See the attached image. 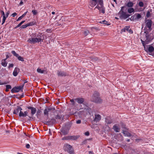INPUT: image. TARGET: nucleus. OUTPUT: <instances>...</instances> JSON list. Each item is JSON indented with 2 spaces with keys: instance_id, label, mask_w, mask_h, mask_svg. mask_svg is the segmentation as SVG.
Wrapping results in <instances>:
<instances>
[{
  "instance_id": "obj_3",
  "label": "nucleus",
  "mask_w": 154,
  "mask_h": 154,
  "mask_svg": "<svg viewBox=\"0 0 154 154\" xmlns=\"http://www.w3.org/2000/svg\"><path fill=\"white\" fill-rule=\"evenodd\" d=\"M64 150L67 152L69 154H74V152L73 149L70 145L66 144L64 146Z\"/></svg>"
},
{
  "instance_id": "obj_47",
  "label": "nucleus",
  "mask_w": 154,
  "mask_h": 154,
  "mask_svg": "<svg viewBox=\"0 0 154 154\" xmlns=\"http://www.w3.org/2000/svg\"><path fill=\"white\" fill-rule=\"evenodd\" d=\"M14 65L13 64H9V66H8L9 68H10L11 67H13V66Z\"/></svg>"
},
{
  "instance_id": "obj_46",
  "label": "nucleus",
  "mask_w": 154,
  "mask_h": 154,
  "mask_svg": "<svg viewBox=\"0 0 154 154\" xmlns=\"http://www.w3.org/2000/svg\"><path fill=\"white\" fill-rule=\"evenodd\" d=\"M10 13V11H8L7 13H6V14L5 16H6V17H8L9 14Z\"/></svg>"
},
{
  "instance_id": "obj_7",
  "label": "nucleus",
  "mask_w": 154,
  "mask_h": 154,
  "mask_svg": "<svg viewBox=\"0 0 154 154\" xmlns=\"http://www.w3.org/2000/svg\"><path fill=\"white\" fill-rule=\"evenodd\" d=\"M100 0H91L90 2L89 5L91 7H93L95 6L99 2Z\"/></svg>"
},
{
  "instance_id": "obj_43",
  "label": "nucleus",
  "mask_w": 154,
  "mask_h": 154,
  "mask_svg": "<svg viewBox=\"0 0 154 154\" xmlns=\"http://www.w3.org/2000/svg\"><path fill=\"white\" fill-rule=\"evenodd\" d=\"M28 11H27L26 12H25L24 14H23L22 16H21L23 18L26 15V14L27 13Z\"/></svg>"
},
{
  "instance_id": "obj_1",
  "label": "nucleus",
  "mask_w": 154,
  "mask_h": 154,
  "mask_svg": "<svg viewBox=\"0 0 154 154\" xmlns=\"http://www.w3.org/2000/svg\"><path fill=\"white\" fill-rule=\"evenodd\" d=\"M43 40V38L41 35H37L35 33H33L30 35V37L28 38L27 42L31 44H34L42 42Z\"/></svg>"
},
{
  "instance_id": "obj_12",
  "label": "nucleus",
  "mask_w": 154,
  "mask_h": 154,
  "mask_svg": "<svg viewBox=\"0 0 154 154\" xmlns=\"http://www.w3.org/2000/svg\"><path fill=\"white\" fill-rule=\"evenodd\" d=\"M20 69L17 68H15L13 72V75L14 76H16L18 75V73L19 72Z\"/></svg>"
},
{
  "instance_id": "obj_40",
  "label": "nucleus",
  "mask_w": 154,
  "mask_h": 154,
  "mask_svg": "<svg viewBox=\"0 0 154 154\" xmlns=\"http://www.w3.org/2000/svg\"><path fill=\"white\" fill-rule=\"evenodd\" d=\"M6 88H8V89H11V86L9 85H6Z\"/></svg>"
},
{
  "instance_id": "obj_36",
  "label": "nucleus",
  "mask_w": 154,
  "mask_h": 154,
  "mask_svg": "<svg viewBox=\"0 0 154 154\" xmlns=\"http://www.w3.org/2000/svg\"><path fill=\"white\" fill-rule=\"evenodd\" d=\"M141 40V41H142V44L144 46V48L145 49V50H145V49H146V48H145V45L146 44H148L147 43H145V42L142 41V40Z\"/></svg>"
},
{
  "instance_id": "obj_13",
  "label": "nucleus",
  "mask_w": 154,
  "mask_h": 154,
  "mask_svg": "<svg viewBox=\"0 0 154 154\" xmlns=\"http://www.w3.org/2000/svg\"><path fill=\"white\" fill-rule=\"evenodd\" d=\"M28 113V112L27 111H25L24 112L21 111V112H20L19 116L20 117H25L26 116H27Z\"/></svg>"
},
{
  "instance_id": "obj_29",
  "label": "nucleus",
  "mask_w": 154,
  "mask_h": 154,
  "mask_svg": "<svg viewBox=\"0 0 154 154\" xmlns=\"http://www.w3.org/2000/svg\"><path fill=\"white\" fill-rule=\"evenodd\" d=\"M128 11L129 13H131L134 12V10L133 8H130L128 9Z\"/></svg>"
},
{
  "instance_id": "obj_54",
  "label": "nucleus",
  "mask_w": 154,
  "mask_h": 154,
  "mask_svg": "<svg viewBox=\"0 0 154 154\" xmlns=\"http://www.w3.org/2000/svg\"><path fill=\"white\" fill-rule=\"evenodd\" d=\"M56 119H60V116H59L57 115V116H56Z\"/></svg>"
},
{
  "instance_id": "obj_51",
  "label": "nucleus",
  "mask_w": 154,
  "mask_h": 154,
  "mask_svg": "<svg viewBox=\"0 0 154 154\" xmlns=\"http://www.w3.org/2000/svg\"><path fill=\"white\" fill-rule=\"evenodd\" d=\"M70 101L72 103V104L73 105H74V100L73 99H72L70 100Z\"/></svg>"
},
{
  "instance_id": "obj_45",
  "label": "nucleus",
  "mask_w": 154,
  "mask_h": 154,
  "mask_svg": "<svg viewBox=\"0 0 154 154\" xmlns=\"http://www.w3.org/2000/svg\"><path fill=\"white\" fill-rule=\"evenodd\" d=\"M128 32L131 34H132L133 33V31L131 29H129Z\"/></svg>"
},
{
  "instance_id": "obj_61",
  "label": "nucleus",
  "mask_w": 154,
  "mask_h": 154,
  "mask_svg": "<svg viewBox=\"0 0 154 154\" xmlns=\"http://www.w3.org/2000/svg\"><path fill=\"white\" fill-rule=\"evenodd\" d=\"M113 0V1H114V2H116V0Z\"/></svg>"
},
{
  "instance_id": "obj_23",
  "label": "nucleus",
  "mask_w": 154,
  "mask_h": 154,
  "mask_svg": "<svg viewBox=\"0 0 154 154\" xmlns=\"http://www.w3.org/2000/svg\"><path fill=\"white\" fill-rule=\"evenodd\" d=\"M133 5L134 4L133 2H129L128 3L127 6L129 7H131L133 6Z\"/></svg>"
},
{
  "instance_id": "obj_32",
  "label": "nucleus",
  "mask_w": 154,
  "mask_h": 154,
  "mask_svg": "<svg viewBox=\"0 0 154 154\" xmlns=\"http://www.w3.org/2000/svg\"><path fill=\"white\" fill-rule=\"evenodd\" d=\"M25 20H23L19 24H18L16 27V28H18L21 26V25L24 23Z\"/></svg>"
},
{
  "instance_id": "obj_22",
  "label": "nucleus",
  "mask_w": 154,
  "mask_h": 154,
  "mask_svg": "<svg viewBox=\"0 0 154 154\" xmlns=\"http://www.w3.org/2000/svg\"><path fill=\"white\" fill-rule=\"evenodd\" d=\"M37 72L39 73H43L45 72V70H42L41 69L38 68L37 69Z\"/></svg>"
},
{
  "instance_id": "obj_15",
  "label": "nucleus",
  "mask_w": 154,
  "mask_h": 154,
  "mask_svg": "<svg viewBox=\"0 0 154 154\" xmlns=\"http://www.w3.org/2000/svg\"><path fill=\"white\" fill-rule=\"evenodd\" d=\"M75 100H76L78 103H82L84 101V100L83 98H76L75 99Z\"/></svg>"
},
{
  "instance_id": "obj_26",
  "label": "nucleus",
  "mask_w": 154,
  "mask_h": 154,
  "mask_svg": "<svg viewBox=\"0 0 154 154\" xmlns=\"http://www.w3.org/2000/svg\"><path fill=\"white\" fill-rule=\"evenodd\" d=\"M135 15L136 16V17H135V19L136 20H138L141 17V15L139 14H135Z\"/></svg>"
},
{
  "instance_id": "obj_35",
  "label": "nucleus",
  "mask_w": 154,
  "mask_h": 154,
  "mask_svg": "<svg viewBox=\"0 0 154 154\" xmlns=\"http://www.w3.org/2000/svg\"><path fill=\"white\" fill-rule=\"evenodd\" d=\"M143 3L142 2H140L139 3V5L140 7H143Z\"/></svg>"
},
{
  "instance_id": "obj_53",
  "label": "nucleus",
  "mask_w": 154,
  "mask_h": 154,
  "mask_svg": "<svg viewBox=\"0 0 154 154\" xmlns=\"http://www.w3.org/2000/svg\"><path fill=\"white\" fill-rule=\"evenodd\" d=\"M33 108H34V107H31V106H29V107H27V108L28 109H30L31 110Z\"/></svg>"
},
{
  "instance_id": "obj_38",
  "label": "nucleus",
  "mask_w": 154,
  "mask_h": 154,
  "mask_svg": "<svg viewBox=\"0 0 154 154\" xmlns=\"http://www.w3.org/2000/svg\"><path fill=\"white\" fill-rule=\"evenodd\" d=\"M28 26V25L27 24H25V25H22V26H21V27L22 28H26V27H27Z\"/></svg>"
},
{
  "instance_id": "obj_8",
  "label": "nucleus",
  "mask_w": 154,
  "mask_h": 154,
  "mask_svg": "<svg viewBox=\"0 0 154 154\" xmlns=\"http://www.w3.org/2000/svg\"><path fill=\"white\" fill-rule=\"evenodd\" d=\"M112 129L116 132H119L120 131V128L119 125H115L112 128Z\"/></svg>"
},
{
  "instance_id": "obj_18",
  "label": "nucleus",
  "mask_w": 154,
  "mask_h": 154,
  "mask_svg": "<svg viewBox=\"0 0 154 154\" xmlns=\"http://www.w3.org/2000/svg\"><path fill=\"white\" fill-rule=\"evenodd\" d=\"M123 134L125 135V136L127 137H130L131 136V134L127 131H123Z\"/></svg>"
},
{
  "instance_id": "obj_9",
  "label": "nucleus",
  "mask_w": 154,
  "mask_h": 154,
  "mask_svg": "<svg viewBox=\"0 0 154 154\" xmlns=\"http://www.w3.org/2000/svg\"><path fill=\"white\" fill-rule=\"evenodd\" d=\"M22 110V109L20 107H18L16 109H14L13 112V113L17 115L18 114H19L20 112H21Z\"/></svg>"
},
{
  "instance_id": "obj_34",
  "label": "nucleus",
  "mask_w": 154,
  "mask_h": 154,
  "mask_svg": "<svg viewBox=\"0 0 154 154\" xmlns=\"http://www.w3.org/2000/svg\"><path fill=\"white\" fill-rule=\"evenodd\" d=\"M11 53L14 56L16 57L18 56V54H17L14 51H12Z\"/></svg>"
},
{
  "instance_id": "obj_52",
  "label": "nucleus",
  "mask_w": 154,
  "mask_h": 154,
  "mask_svg": "<svg viewBox=\"0 0 154 154\" xmlns=\"http://www.w3.org/2000/svg\"><path fill=\"white\" fill-rule=\"evenodd\" d=\"M23 4V2L22 0H21V1H20V5H22Z\"/></svg>"
},
{
  "instance_id": "obj_64",
  "label": "nucleus",
  "mask_w": 154,
  "mask_h": 154,
  "mask_svg": "<svg viewBox=\"0 0 154 154\" xmlns=\"http://www.w3.org/2000/svg\"><path fill=\"white\" fill-rule=\"evenodd\" d=\"M115 18H116V19H117V17H115Z\"/></svg>"
},
{
  "instance_id": "obj_41",
  "label": "nucleus",
  "mask_w": 154,
  "mask_h": 154,
  "mask_svg": "<svg viewBox=\"0 0 154 154\" xmlns=\"http://www.w3.org/2000/svg\"><path fill=\"white\" fill-rule=\"evenodd\" d=\"M17 15V14L16 13L14 12L11 15V16L13 17H15L16 15Z\"/></svg>"
},
{
  "instance_id": "obj_4",
  "label": "nucleus",
  "mask_w": 154,
  "mask_h": 154,
  "mask_svg": "<svg viewBox=\"0 0 154 154\" xmlns=\"http://www.w3.org/2000/svg\"><path fill=\"white\" fill-rule=\"evenodd\" d=\"M91 100L93 102L97 103H100L101 102V100L99 97V94L98 92H96L92 96Z\"/></svg>"
},
{
  "instance_id": "obj_2",
  "label": "nucleus",
  "mask_w": 154,
  "mask_h": 154,
  "mask_svg": "<svg viewBox=\"0 0 154 154\" xmlns=\"http://www.w3.org/2000/svg\"><path fill=\"white\" fill-rule=\"evenodd\" d=\"M125 8V7H122L121 10L119 13V15L121 18L126 19L130 16L129 15L127 14L126 12L124 11H123Z\"/></svg>"
},
{
  "instance_id": "obj_30",
  "label": "nucleus",
  "mask_w": 154,
  "mask_h": 154,
  "mask_svg": "<svg viewBox=\"0 0 154 154\" xmlns=\"http://www.w3.org/2000/svg\"><path fill=\"white\" fill-rule=\"evenodd\" d=\"M17 57V58L20 61H24L23 58L20 56H19V55H18V56Z\"/></svg>"
},
{
  "instance_id": "obj_6",
  "label": "nucleus",
  "mask_w": 154,
  "mask_h": 154,
  "mask_svg": "<svg viewBox=\"0 0 154 154\" xmlns=\"http://www.w3.org/2000/svg\"><path fill=\"white\" fill-rule=\"evenodd\" d=\"M23 87V85L17 87H15L11 90V91L13 93L18 92L21 90H22Z\"/></svg>"
},
{
  "instance_id": "obj_42",
  "label": "nucleus",
  "mask_w": 154,
  "mask_h": 154,
  "mask_svg": "<svg viewBox=\"0 0 154 154\" xmlns=\"http://www.w3.org/2000/svg\"><path fill=\"white\" fill-rule=\"evenodd\" d=\"M23 17L21 16L17 20V21H19Z\"/></svg>"
},
{
  "instance_id": "obj_39",
  "label": "nucleus",
  "mask_w": 154,
  "mask_h": 154,
  "mask_svg": "<svg viewBox=\"0 0 154 154\" xmlns=\"http://www.w3.org/2000/svg\"><path fill=\"white\" fill-rule=\"evenodd\" d=\"M61 132L62 134H63L64 135L66 134L67 133V131L66 132L64 130H62L61 131Z\"/></svg>"
},
{
  "instance_id": "obj_37",
  "label": "nucleus",
  "mask_w": 154,
  "mask_h": 154,
  "mask_svg": "<svg viewBox=\"0 0 154 154\" xmlns=\"http://www.w3.org/2000/svg\"><path fill=\"white\" fill-rule=\"evenodd\" d=\"M89 33V32L87 30H85V31L84 32V35L85 36L87 35Z\"/></svg>"
},
{
  "instance_id": "obj_60",
  "label": "nucleus",
  "mask_w": 154,
  "mask_h": 154,
  "mask_svg": "<svg viewBox=\"0 0 154 154\" xmlns=\"http://www.w3.org/2000/svg\"><path fill=\"white\" fill-rule=\"evenodd\" d=\"M17 154H23V153H20V152H17Z\"/></svg>"
},
{
  "instance_id": "obj_19",
  "label": "nucleus",
  "mask_w": 154,
  "mask_h": 154,
  "mask_svg": "<svg viewBox=\"0 0 154 154\" xmlns=\"http://www.w3.org/2000/svg\"><path fill=\"white\" fill-rule=\"evenodd\" d=\"M101 23H103L107 25H110V23L109 22H108L107 21L105 20H103L100 22Z\"/></svg>"
},
{
  "instance_id": "obj_59",
  "label": "nucleus",
  "mask_w": 154,
  "mask_h": 154,
  "mask_svg": "<svg viewBox=\"0 0 154 154\" xmlns=\"http://www.w3.org/2000/svg\"><path fill=\"white\" fill-rule=\"evenodd\" d=\"M127 141L128 142H129V141H130V140H129V139H127Z\"/></svg>"
},
{
  "instance_id": "obj_10",
  "label": "nucleus",
  "mask_w": 154,
  "mask_h": 154,
  "mask_svg": "<svg viewBox=\"0 0 154 154\" xmlns=\"http://www.w3.org/2000/svg\"><path fill=\"white\" fill-rule=\"evenodd\" d=\"M152 23V21L151 20H148L146 21V26H147L149 29H150L151 28Z\"/></svg>"
},
{
  "instance_id": "obj_56",
  "label": "nucleus",
  "mask_w": 154,
  "mask_h": 154,
  "mask_svg": "<svg viewBox=\"0 0 154 154\" xmlns=\"http://www.w3.org/2000/svg\"><path fill=\"white\" fill-rule=\"evenodd\" d=\"M89 154H93V153L92 152H91V151H90L89 152Z\"/></svg>"
},
{
  "instance_id": "obj_31",
  "label": "nucleus",
  "mask_w": 154,
  "mask_h": 154,
  "mask_svg": "<svg viewBox=\"0 0 154 154\" xmlns=\"http://www.w3.org/2000/svg\"><path fill=\"white\" fill-rule=\"evenodd\" d=\"M154 50V48L152 46H150L148 48V51H149L150 52H152Z\"/></svg>"
},
{
  "instance_id": "obj_11",
  "label": "nucleus",
  "mask_w": 154,
  "mask_h": 154,
  "mask_svg": "<svg viewBox=\"0 0 154 154\" xmlns=\"http://www.w3.org/2000/svg\"><path fill=\"white\" fill-rule=\"evenodd\" d=\"M101 116L100 115H95L94 121L96 122H98L101 119Z\"/></svg>"
},
{
  "instance_id": "obj_21",
  "label": "nucleus",
  "mask_w": 154,
  "mask_h": 154,
  "mask_svg": "<svg viewBox=\"0 0 154 154\" xmlns=\"http://www.w3.org/2000/svg\"><path fill=\"white\" fill-rule=\"evenodd\" d=\"M36 109L35 108H33L31 110V114L32 116L34 115L36 112Z\"/></svg>"
},
{
  "instance_id": "obj_49",
  "label": "nucleus",
  "mask_w": 154,
  "mask_h": 154,
  "mask_svg": "<svg viewBox=\"0 0 154 154\" xmlns=\"http://www.w3.org/2000/svg\"><path fill=\"white\" fill-rule=\"evenodd\" d=\"M76 122L77 124H80L81 123V120H79L77 121Z\"/></svg>"
},
{
  "instance_id": "obj_28",
  "label": "nucleus",
  "mask_w": 154,
  "mask_h": 154,
  "mask_svg": "<svg viewBox=\"0 0 154 154\" xmlns=\"http://www.w3.org/2000/svg\"><path fill=\"white\" fill-rule=\"evenodd\" d=\"M8 17H6V16L4 15L3 16V19L2 20V24L3 25L5 22V20Z\"/></svg>"
},
{
  "instance_id": "obj_16",
  "label": "nucleus",
  "mask_w": 154,
  "mask_h": 154,
  "mask_svg": "<svg viewBox=\"0 0 154 154\" xmlns=\"http://www.w3.org/2000/svg\"><path fill=\"white\" fill-rule=\"evenodd\" d=\"M106 122L107 124H110L112 122V120L109 117L106 118Z\"/></svg>"
},
{
  "instance_id": "obj_25",
  "label": "nucleus",
  "mask_w": 154,
  "mask_h": 154,
  "mask_svg": "<svg viewBox=\"0 0 154 154\" xmlns=\"http://www.w3.org/2000/svg\"><path fill=\"white\" fill-rule=\"evenodd\" d=\"M36 22L35 21H32L27 23L28 26H32L35 24Z\"/></svg>"
},
{
  "instance_id": "obj_50",
  "label": "nucleus",
  "mask_w": 154,
  "mask_h": 154,
  "mask_svg": "<svg viewBox=\"0 0 154 154\" xmlns=\"http://www.w3.org/2000/svg\"><path fill=\"white\" fill-rule=\"evenodd\" d=\"M26 147L27 148H29L30 147V145L29 144H27L26 145Z\"/></svg>"
},
{
  "instance_id": "obj_62",
  "label": "nucleus",
  "mask_w": 154,
  "mask_h": 154,
  "mask_svg": "<svg viewBox=\"0 0 154 154\" xmlns=\"http://www.w3.org/2000/svg\"><path fill=\"white\" fill-rule=\"evenodd\" d=\"M145 154H149V153H146Z\"/></svg>"
},
{
  "instance_id": "obj_55",
  "label": "nucleus",
  "mask_w": 154,
  "mask_h": 154,
  "mask_svg": "<svg viewBox=\"0 0 154 154\" xmlns=\"http://www.w3.org/2000/svg\"><path fill=\"white\" fill-rule=\"evenodd\" d=\"M8 57H9V56H8V55H6V58L5 59H6V60Z\"/></svg>"
},
{
  "instance_id": "obj_63",
  "label": "nucleus",
  "mask_w": 154,
  "mask_h": 154,
  "mask_svg": "<svg viewBox=\"0 0 154 154\" xmlns=\"http://www.w3.org/2000/svg\"><path fill=\"white\" fill-rule=\"evenodd\" d=\"M138 11H141V10H138Z\"/></svg>"
},
{
  "instance_id": "obj_17",
  "label": "nucleus",
  "mask_w": 154,
  "mask_h": 154,
  "mask_svg": "<svg viewBox=\"0 0 154 154\" xmlns=\"http://www.w3.org/2000/svg\"><path fill=\"white\" fill-rule=\"evenodd\" d=\"M6 59H3L1 61V64L3 66L5 67L7 66V63L6 61Z\"/></svg>"
},
{
  "instance_id": "obj_14",
  "label": "nucleus",
  "mask_w": 154,
  "mask_h": 154,
  "mask_svg": "<svg viewBox=\"0 0 154 154\" xmlns=\"http://www.w3.org/2000/svg\"><path fill=\"white\" fill-rule=\"evenodd\" d=\"M130 28V26H125L123 29H121V33H122L123 32H125L126 31L128 32Z\"/></svg>"
},
{
  "instance_id": "obj_58",
  "label": "nucleus",
  "mask_w": 154,
  "mask_h": 154,
  "mask_svg": "<svg viewBox=\"0 0 154 154\" xmlns=\"http://www.w3.org/2000/svg\"><path fill=\"white\" fill-rule=\"evenodd\" d=\"M51 13L52 14H55V12L54 11L52 12Z\"/></svg>"
},
{
  "instance_id": "obj_48",
  "label": "nucleus",
  "mask_w": 154,
  "mask_h": 154,
  "mask_svg": "<svg viewBox=\"0 0 154 154\" xmlns=\"http://www.w3.org/2000/svg\"><path fill=\"white\" fill-rule=\"evenodd\" d=\"M85 134L86 136H88L89 134V133L88 131L85 132Z\"/></svg>"
},
{
  "instance_id": "obj_57",
  "label": "nucleus",
  "mask_w": 154,
  "mask_h": 154,
  "mask_svg": "<svg viewBox=\"0 0 154 154\" xmlns=\"http://www.w3.org/2000/svg\"><path fill=\"white\" fill-rule=\"evenodd\" d=\"M9 91V89H8V88H6V91H7V92H8Z\"/></svg>"
},
{
  "instance_id": "obj_20",
  "label": "nucleus",
  "mask_w": 154,
  "mask_h": 154,
  "mask_svg": "<svg viewBox=\"0 0 154 154\" xmlns=\"http://www.w3.org/2000/svg\"><path fill=\"white\" fill-rule=\"evenodd\" d=\"M50 110H51V109L50 108L45 109L44 112V114L45 115H46L48 116V112H49V111Z\"/></svg>"
},
{
  "instance_id": "obj_24",
  "label": "nucleus",
  "mask_w": 154,
  "mask_h": 154,
  "mask_svg": "<svg viewBox=\"0 0 154 154\" xmlns=\"http://www.w3.org/2000/svg\"><path fill=\"white\" fill-rule=\"evenodd\" d=\"M57 74L58 76H63L65 75V73L63 72H58Z\"/></svg>"
},
{
  "instance_id": "obj_44",
  "label": "nucleus",
  "mask_w": 154,
  "mask_h": 154,
  "mask_svg": "<svg viewBox=\"0 0 154 154\" xmlns=\"http://www.w3.org/2000/svg\"><path fill=\"white\" fill-rule=\"evenodd\" d=\"M1 13L2 14V16H3L4 15H5V14L4 12L3 11H0Z\"/></svg>"
},
{
  "instance_id": "obj_33",
  "label": "nucleus",
  "mask_w": 154,
  "mask_h": 154,
  "mask_svg": "<svg viewBox=\"0 0 154 154\" xmlns=\"http://www.w3.org/2000/svg\"><path fill=\"white\" fill-rule=\"evenodd\" d=\"M32 12L34 15H36L38 13L37 11L36 10H33L32 11Z\"/></svg>"
},
{
  "instance_id": "obj_27",
  "label": "nucleus",
  "mask_w": 154,
  "mask_h": 154,
  "mask_svg": "<svg viewBox=\"0 0 154 154\" xmlns=\"http://www.w3.org/2000/svg\"><path fill=\"white\" fill-rule=\"evenodd\" d=\"M152 12V10H149L147 12L146 16L147 17H149L150 16V12Z\"/></svg>"
},
{
  "instance_id": "obj_5",
  "label": "nucleus",
  "mask_w": 154,
  "mask_h": 154,
  "mask_svg": "<svg viewBox=\"0 0 154 154\" xmlns=\"http://www.w3.org/2000/svg\"><path fill=\"white\" fill-rule=\"evenodd\" d=\"M97 8L100 11L103 13H105V8L103 6L102 0L99 1V2L95 8Z\"/></svg>"
}]
</instances>
